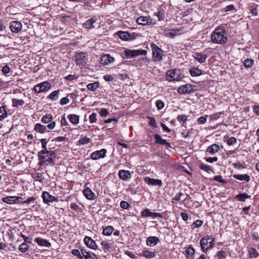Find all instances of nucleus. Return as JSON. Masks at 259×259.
I'll return each instance as SVG.
<instances>
[{"label":"nucleus","instance_id":"1","mask_svg":"<svg viewBox=\"0 0 259 259\" xmlns=\"http://www.w3.org/2000/svg\"><path fill=\"white\" fill-rule=\"evenodd\" d=\"M212 41L217 44L225 45L228 41L227 34L225 29L219 26L211 34Z\"/></svg>","mask_w":259,"mask_h":259},{"label":"nucleus","instance_id":"2","mask_svg":"<svg viewBox=\"0 0 259 259\" xmlns=\"http://www.w3.org/2000/svg\"><path fill=\"white\" fill-rule=\"evenodd\" d=\"M39 152H38L37 157L39 160L38 164L40 165H48V164L54 163L55 161V153L53 151V155L50 154H41L39 156Z\"/></svg>","mask_w":259,"mask_h":259},{"label":"nucleus","instance_id":"3","mask_svg":"<svg viewBox=\"0 0 259 259\" xmlns=\"http://www.w3.org/2000/svg\"><path fill=\"white\" fill-rule=\"evenodd\" d=\"M151 47L153 60L155 62H161L164 56V52L155 44L151 45Z\"/></svg>","mask_w":259,"mask_h":259},{"label":"nucleus","instance_id":"4","mask_svg":"<svg viewBox=\"0 0 259 259\" xmlns=\"http://www.w3.org/2000/svg\"><path fill=\"white\" fill-rule=\"evenodd\" d=\"M124 55L127 58H135L140 55H145L147 51L145 50H130L126 49L124 51Z\"/></svg>","mask_w":259,"mask_h":259},{"label":"nucleus","instance_id":"5","mask_svg":"<svg viewBox=\"0 0 259 259\" xmlns=\"http://www.w3.org/2000/svg\"><path fill=\"white\" fill-rule=\"evenodd\" d=\"M51 88V84L48 81H44L37 84L33 88V90L35 93H40L46 92Z\"/></svg>","mask_w":259,"mask_h":259},{"label":"nucleus","instance_id":"6","mask_svg":"<svg viewBox=\"0 0 259 259\" xmlns=\"http://www.w3.org/2000/svg\"><path fill=\"white\" fill-rule=\"evenodd\" d=\"M137 22L138 24L142 25L153 24V20L150 17L141 16L137 19Z\"/></svg>","mask_w":259,"mask_h":259},{"label":"nucleus","instance_id":"7","mask_svg":"<svg viewBox=\"0 0 259 259\" xmlns=\"http://www.w3.org/2000/svg\"><path fill=\"white\" fill-rule=\"evenodd\" d=\"M42 198L45 203L49 202H58V199L56 197L51 195L48 192H44L42 194Z\"/></svg>","mask_w":259,"mask_h":259},{"label":"nucleus","instance_id":"8","mask_svg":"<svg viewBox=\"0 0 259 259\" xmlns=\"http://www.w3.org/2000/svg\"><path fill=\"white\" fill-rule=\"evenodd\" d=\"M141 215L143 217H151L152 218L162 217V214L160 213L151 212L148 208H146L142 211Z\"/></svg>","mask_w":259,"mask_h":259},{"label":"nucleus","instance_id":"9","mask_svg":"<svg viewBox=\"0 0 259 259\" xmlns=\"http://www.w3.org/2000/svg\"><path fill=\"white\" fill-rule=\"evenodd\" d=\"M10 28L13 32L18 33L22 29V24L19 21H12L10 23Z\"/></svg>","mask_w":259,"mask_h":259},{"label":"nucleus","instance_id":"10","mask_svg":"<svg viewBox=\"0 0 259 259\" xmlns=\"http://www.w3.org/2000/svg\"><path fill=\"white\" fill-rule=\"evenodd\" d=\"M119 178L124 181L130 180L132 178V175L128 170L124 169L120 170L118 174Z\"/></svg>","mask_w":259,"mask_h":259},{"label":"nucleus","instance_id":"11","mask_svg":"<svg viewBox=\"0 0 259 259\" xmlns=\"http://www.w3.org/2000/svg\"><path fill=\"white\" fill-rule=\"evenodd\" d=\"M210 239H211V237L209 236H207L202 238L200 240V244L201 249L204 252H206L207 250L208 249V241L210 240Z\"/></svg>","mask_w":259,"mask_h":259},{"label":"nucleus","instance_id":"12","mask_svg":"<svg viewBox=\"0 0 259 259\" xmlns=\"http://www.w3.org/2000/svg\"><path fill=\"white\" fill-rule=\"evenodd\" d=\"M106 153V150L102 149L100 150L93 152L91 154V158L94 160H97L100 158H104Z\"/></svg>","mask_w":259,"mask_h":259},{"label":"nucleus","instance_id":"13","mask_svg":"<svg viewBox=\"0 0 259 259\" xmlns=\"http://www.w3.org/2000/svg\"><path fill=\"white\" fill-rule=\"evenodd\" d=\"M145 182L149 185L158 186L161 187L162 185V181L159 179H155L149 177L144 178Z\"/></svg>","mask_w":259,"mask_h":259},{"label":"nucleus","instance_id":"14","mask_svg":"<svg viewBox=\"0 0 259 259\" xmlns=\"http://www.w3.org/2000/svg\"><path fill=\"white\" fill-rule=\"evenodd\" d=\"M41 143V147L42 150L39 151V154H50V155H53V151L48 150L47 145L48 143V140L46 139H41L40 140ZM40 156V155H39Z\"/></svg>","mask_w":259,"mask_h":259},{"label":"nucleus","instance_id":"15","mask_svg":"<svg viewBox=\"0 0 259 259\" xmlns=\"http://www.w3.org/2000/svg\"><path fill=\"white\" fill-rule=\"evenodd\" d=\"M75 57V63L77 65H82L85 62L86 54L85 53H77Z\"/></svg>","mask_w":259,"mask_h":259},{"label":"nucleus","instance_id":"16","mask_svg":"<svg viewBox=\"0 0 259 259\" xmlns=\"http://www.w3.org/2000/svg\"><path fill=\"white\" fill-rule=\"evenodd\" d=\"M193 90L191 84H187L180 87L178 89V92L180 94H189L192 92Z\"/></svg>","mask_w":259,"mask_h":259},{"label":"nucleus","instance_id":"17","mask_svg":"<svg viewBox=\"0 0 259 259\" xmlns=\"http://www.w3.org/2000/svg\"><path fill=\"white\" fill-rule=\"evenodd\" d=\"M83 241L85 244L89 248L96 249L97 248V246L96 244V242L94 240L91 239V237L88 236H85L84 238Z\"/></svg>","mask_w":259,"mask_h":259},{"label":"nucleus","instance_id":"18","mask_svg":"<svg viewBox=\"0 0 259 259\" xmlns=\"http://www.w3.org/2000/svg\"><path fill=\"white\" fill-rule=\"evenodd\" d=\"M117 35L120 38L124 40H133L135 38L132 35L125 31H119Z\"/></svg>","mask_w":259,"mask_h":259},{"label":"nucleus","instance_id":"19","mask_svg":"<svg viewBox=\"0 0 259 259\" xmlns=\"http://www.w3.org/2000/svg\"><path fill=\"white\" fill-rule=\"evenodd\" d=\"M178 71L177 70H171L168 71L166 73L167 79H169V80H178Z\"/></svg>","mask_w":259,"mask_h":259},{"label":"nucleus","instance_id":"20","mask_svg":"<svg viewBox=\"0 0 259 259\" xmlns=\"http://www.w3.org/2000/svg\"><path fill=\"white\" fill-rule=\"evenodd\" d=\"M160 241L159 238L155 236H150L147 238V245L150 246H154Z\"/></svg>","mask_w":259,"mask_h":259},{"label":"nucleus","instance_id":"21","mask_svg":"<svg viewBox=\"0 0 259 259\" xmlns=\"http://www.w3.org/2000/svg\"><path fill=\"white\" fill-rule=\"evenodd\" d=\"M193 56L194 58L200 63H204L207 58L206 54H202L201 53H195L193 54Z\"/></svg>","mask_w":259,"mask_h":259},{"label":"nucleus","instance_id":"22","mask_svg":"<svg viewBox=\"0 0 259 259\" xmlns=\"http://www.w3.org/2000/svg\"><path fill=\"white\" fill-rule=\"evenodd\" d=\"M20 198L21 197L18 196H7L3 198L2 200L5 203L13 204L16 203Z\"/></svg>","mask_w":259,"mask_h":259},{"label":"nucleus","instance_id":"23","mask_svg":"<svg viewBox=\"0 0 259 259\" xmlns=\"http://www.w3.org/2000/svg\"><path fill=\"white\" fill-rule=\"evenodd\" d=\"M154 138L156 140V143L160 144L162 145H166L167 148L171 147L170 144L168 143L166 140L162 139L161 136L159 135H155Z\"/></svg>","mask_w":259,"mask_h":259},{"label":"nucleus","instance_id":"24","mask_svg":"<svg viewBox=\"0 0 259 259\" xmlns=\"http://www.w3.org/2000/svg\"><path fill=\"white\" fill-rule=\"evenodd\" d=\"M114 61L113 57H111L109 54L104 55L101 59V63L103 65H107L109 63L112 62Z\"/></svg>","mask_w":259,"mask_h":259},{"label":"nucleus","instance_id":"25","mask_svg":"<svg viewBox=\"0 0 259 259\" xmlns=\"http://www.w3.org/2000/svg\"><path fill=\"white\" fill-rule=\"evenodd\" d=\"M34 241L39 245L41 246L50 247L51 246V244L49 241H48L46 239H45L37 237L35 239Z\"/></svg>","mask_w":259,"mask_h":259},{"label":"nucleus","instance_id":"26","mask_svg":"<svg viewBox=\"0 0 259 259\" xmlns=\"http://www.w3.org/2000/svg\"><path fill=\"white\" fill-rule=\"evenodd\" d=\"M84 196L89 200H93L95 199V193L89 188H87L83 191Z\"/></svg>","mask_w":259,"mask_h":259},{"label":"nucleus","instance_id":"27","mask_svg":"<svg viewBox=\"0 0 259 259\" xmlns=\"http://www.w3.org/2000/svg\"><path fill=\"white\" fill-rule=\"evenodd\" d=\"M96 21V18H92L86 21L83 23V27L87 29H92L93 28H94L95 26L93 25V24L95 23Z\"/></svg>","mask_w":259,"mask_h":259},{"label":"nucleus","instance_id":"28","mask_svg":"<svg viewBox=\"0 0 259 259\" xmlns=\"http://www.w3.org/2000/svg\"><path fill=\"white\" fill-rule=\"evenodd\" d=\"M219 148L220 147L219 145L214 144L207 148L206 152L210 153L211 154H213L219 150Z\"/></svg>","mask_w":259,"mask_h":259},{"label":"nucleus","instance_id":"29","mask_svg":"<svg viewBox=\"0 0 259 259\" xmlns=\"http://www.w3.org/2000/svg\"><path fill=\"white\" fill-rule=\"evenodd\" d=\"M233 177L238 180L243 181L245 180L246 182H249L250 181V177L247 174L244 175H234Z\"/></svg>","mask_w":259,"mask_h":259},{"label":"nucleus","instance_id":"30","mask_svg":"<svg viewBox=\"0 0 259 259\" xmlns=\"http://www.w3.org/2000/svg\"><path fill=\"white\" fill-rule=\"evenodd\" d=\"M195 252L194 249L192 246H189L186 250L187 259H194V254Z\"/></svg>","mask_w":259,"mask_h":259},{"label":"nucleus","instance_id":"31","mask_svg":"<svg viewBox=\"0 0 259 259\" xmlns=\"http://www.w3.org/2000/svg\"><path fill=\"white\" fill-rule=\"evenodd\" d=\"M189 72L192 76H198L202 74L201 70L196 67L191 68Z\"/></svg>","mask_w":259,"mask_h":259},{"label":"nucleus","instance_id":"32","mask_svg":"<svg viewBox=\"0 0 259 259\" xmlns=\"http://www.w3.org/2000/svg\"><path fill=\"white\" fill-rule=\"evenodd\" d=\"M68 119L72 124H76L79 122V116L76 114L69 115Z\"/></svg>","mask_w":259,"mask_h":259},{"label":"nucleus","instance_id":"33","mask_svg":"<svg viewBox=\"0 0 259 259\" xmlns=\"http://www.w3.org/2000/svg\"><path fill=\"white\" fill-rule=\"evenodd\" d=\"M142 255L147 258H151L155 256V253L154 252L145 249L143 250Z\"/></svg>","mask_w":259,"mask_h":259},{"label":"nucleus","instance_id":"34","mask_svg":"<svg viewBox=\"0 0 259 259\" xmlns=\"http://www.w3.org/2000/svg\"><path fill=\"white\" fill-rule=\"evenodd\" d=\"M24 104V101L22 99H13L12 106L14 107H18L21 106Z\"/></svg>","mask_w":259,"mask_h":259},{"label":"nucleus","instance_id":"35","mask_svg":"<svg viewBox=\"0 0 259 259\" xmlns=\"http://www.w3.org/2000/svg\"><path fill=\"white\" fill-rule=\"evenodd\" d=\"M114 228L112 226H108L103 229V234L106 236H110L113 233Z\"/></svg>","mask_w":259,"mask_h":259},{"label":"nucleus","instance_id":"36","mask_svg":"<svg viewBox=\"0 0 259 259\" xmlns=\"http://www.w3.org/2000/svg\"><path fill=\"white\" fill-rule=\"evenodd\" d=\"M53 119V116L51 114H48L42 116L41 117V121L44 123H48Z\"/></svg>","mask_w":259,"mask_h":259},{"label":"nucleus","instance_id":"37","mask_svg":"<svg viewBox=\"0 0 259 259\" xmlns=\"http://www.w3.org/2000/svg\"><path fill=\"white\" fill-rule=\"evenodd\" d=\"M46 127L40 123H36L34 127V130L40 133H44L45 132Z\"/></svg>","mask_w":259,"mask_h":259},{"label":"nucleus","instance_id":"38","mask_svg":"<svg viewBox=\"0 0 259 259\" xmlns=\"http://www.w3.org/2000/svg\"><path fill=\"white\" fill-rule=\"evenodd\" d=\"M250 197V196L248 195L246 193H241L238 194L236 196L235 198L239 201L243 202L246 199Z\"/></svg>","mask_w":259,"mask_h":259},{"label":"nucleus","instance_id":"39","mask_svg":"<svg viewBox=\"0 0 259 259\" xmlns=\"http://www.w3.org/2000/svg\"><path fill=\"white\" fill-rule=\"evenodd\" d=\"M99 83L98 82L96 81L93 83H90L87 86L88 90L92 91H95L99 87Z\"/></svg>","mask_w":259,"mask_h":259},{"label":"nucleus","instance_id":"40","mask_svg":"<svg viewBox=\"0 0 259 259\" xmlns=\"http://www.w3.org/2000/svg\"><path fill=\"white\" fill-rule=\"evenodd\" d=\"M60 92L59 90H57L51 93L50 95L48 97V98H49L53 101H56L58 99V95Z\"/></svg>","mask_w":259,"mask_h":259},{"label":"nucleus","instance_id":"41","mask_svg":"<svg viewBox=\"0 0 259 259\" xmlns=\"http://www.w3.org/2000/svg\"><path fill=\"white\" fill-rule=\"evenodd\" d=\"M5 106L0 107V120H3L7 116V112Z\"/></svg>","mask_w":259,"mask_h":259},{"label":"nucleus","instance_id":"42","mask_svg":"<svg viewBox=\"0 0 259 259\" xmlns=\"http://www.w3.org/2000/svg\"><path fill=\"white\" fill-rule=\"evenodd\" d=\"M199 167L201 169L207 172V173H210V172H212V169L211 168V167L208 165L203 164V163H201L199 165Z\"/></svg>","mask_w":259,"mask_h":259},{"label":"nucleus","instance_id":"43","mask_svg":"<svg viewBox=\"0 0 259 259\" xmlns=\"http://www.w3.org/2000/svg\"><path fill=\"white\" fill-rule=\"evenodd\" d=\"M253 61L252 59H246L244 61V66L245 68H250L253 65Z\"/></svg>","mask_w":259,"mask_h":259},{"label":"nucleus","instance_id":"44","mask_svg":"<svg viewBox=\"0 0 259 259\" xmlns=\"http://www.w3.org/2000/svg\"><path fill=\"white\" fill-rule=\"evenodd\" d=\"M28 245L25 243H22L19 246V250L22 252H25L26 250H28Z\"/></svg>","mask_w":259,"mask_h":259},{"label":"nucleus","instance_id":"45","mask_svg":"<svg viewBox=\"0 0 259 259\" xmlns=\"http://www.w3.org/2000/svg\"><path fill=\"white\" fill-rule=\"evenodd\" d=\"M213 180L215 181H218L221 183L226 184L227 181L222 179V177L221 175L215 176L213 177Z\"/></svg>","mask_w":259,"mask_h":259},{"label":"nucleus","instance_id":"46","mask_svg":"<svg viewBox=\"0 0 259 259\" xmlns=\"http://www.w3.org/2000/svg\"><path fill=\"white\" fill-rule=\"evenodd\" d=\"M90 142H91L90 139L87 137H84V138H83L81 139H80L78 141V143L80 145H84V144L90 143Z\"/></svg>","mask_w":259,"mask_h":259},{"label":"nucleus","instance_id":"47","mask_svg":"<svg viewBox=\"0 0 259 259\" xmlns=\"http://www.w3.org/2000/svg\"><path fill=\"white\" fill-rule=\"evenodd\" d=\"M249 255L251 257H257L258 255V254L255 248H251L249 250Z\"/></svg>","mask_w":259,"mask_h":259},{"label":"nucleus","instance_id":"48","mask_svg":"<svg viewBox=\"0 0 259 259\" xmlns=\"http://www.w3.org/2000/svg\"><path fill=\"white\" fill-rule=\"evenodd\" d=\"M72 253L75 256L78 257L80 259L83 258V255H81L80 252L78 249H74L72 250Z\"/></svg>","mask_w":259,"mask_h":259},{"label":"nucleus","instance_id":"49","mask_svg":"<svg viewBox=\"0 0 259 259\" xmlns=\"http://www.w3.org/2000/svg\"><path fill=\"white\" fill-rule=\"evenodd\" d=\"M177 118L179 122H185L187 119V116L184 115H178Z\"/></svg>","mask_w":259,"mask_h":259},{"label":"nucleus","instance_id":"50","mask_svg":"<svg viewBox=\"0 0 259 259\" xmlns=\"http://www.w3.org/2000/svg\"><path fill=\"white\" fill-rule=\"evenodd\" d=\"M84 257L85 259H98L95 253L91 252L89 254H85Z\"/></svg>","mask_w":259,"mask_h":259},{"label":"nucleus","instance_id":"51","mask_svg":"<svg viewBox=\"0 0 259 259\" xmlns=\"http://www.w3.org/2000/svg\"><path fill=\"white\" fill-rule=\"evenodd\" d=\"M164 105V103L161 100H157L156 102V106L158 110L162 109Z\"/></svg>","mask_w":259,"mask_h":259},{"label":"nucleus","instance_id":"52","mask_svg":"<svg viewBox=\"0 0 259 259\" xmlns=\"http://www.w3.org/2000/svg\"><path fill=\"white\" fill-rule=\"evenodd\" d=\"M219 259H225L226 257L225 252L224 250H220L217 253Z\"/></svg>","mask_w":259,"mask_h":259},{"label":"nucleus","instance_id":"53","mask_svg":"<svg viewBox=\"0 0 259 259\" xmlns=\"http://www.w3.org/2000/svg\"><path fill=\"white\" fill-rule=\"evenodd\" d=\"M120 206L123 209H127L130 206V204L126 201H121L120 203Z\"/></svg>","mask_w":259,"mask_h":259},{"label":"nucleus","instance_id":"54","mask_svg":"<svg viewBox=\"0 0 259 259\" xmlns=\"http://www.w3.org/2000/svg\"><path fill=\"white\" fill-rule=\"evenodd\" d=\"M237 142V140L234 137H231L228 141H227V144L228 145H233L235 144Z\"/></svg>","mask_w":259,"mask_h":259},{"label":"nucleus","instance_id":"55","mask_svg":"<svg viewBox=\"0 0 259 259\" xmlns=\"http://www.w3.org/2000/svg\"><path fill=\"white\" fill-rule=\"evenodd\" d=\"M89 120L91 123H94L96 121V114L93 113L89 117Z\"/></svg>","mask_w":259,"mask_h":259},{"label":"nucleus","instance_id":"56","mask_svg":"<svg viewBox=\"0 0 259 259\" xmlns=\"http://www.w3.org/2000/svg\"><path fill=\"white\" fill-rule=\"evenodd\" d=\"M234 9V6L233 5H229L224 8L222 9V11L224 12H227L230 11H231Z\"/></svg>","mask_w":259,"mask_h":259},{"label":"nucleus","instance_id":"57","mask_svg":"<svg viewBox=\"0 0 259 259\" xmlns=\"http://www.w3.org/2000/svg\"><path fill=\"white\" fill-rule=\"evenodd\" d=\"M101 244L102 246L103 249L105 250H108L110 247L109 244L108 242L104 241H102Z\"/></svg>","mask_w":259,"mask_h":259},{"label":"nucleus","instance_id":"58","mask_svg":"<svg viewBox=\"0 0 259 259\" xmlns=\"http://www.w3.org/2000/svg\"><path fill=\"white\" fill-rule=\"evenodd\" d=\"M109 113L108 111L105 108H102L100 111V115L101 116H106Z\"/></svg>","mask_w":259,"mask_h":259},{"label":"nucleus","instance_id":"59","mask_svg":"<svg viewBox=\"0 0 259 259\" xmlns=\"http://www.w3.org/2000/svg\"><path fill=\"white\" fill-rule=\"evenodd\" d=\"M69 102V100L68 98H67V97H64V98H62L61 100H60V104L61 105H66L67 103H68Z\"/></svg>","mask_w":259,"mask_h":259},{"label":"nucleus","instance_id":"60","mask_svg":"<svg viewBox=\"0 0 259 259\" xmlns=\"http://www.w3.org/2000/svg\"><path fill=\"white\" fill-rule=\"evenodd\" d=\"M150 119L149 124L154 127H157L156 122L154 117H149Z\"/></svg>","mask_w":259,"mask_h":259},{"label":"nucleus","instance_id":"61","mask_svg":"<svg viewBox=\"0 0 259 259\" xmlns=\"http://www.w3.org/2000/svg\"><path fill=\"white\" fill-rule=\"evenodd\" d=\"M205 160L210 163H212L213 162H215L218 161V158L217 157H208V158H205Z\"/></svg>","mask_w":259,"mask_h":259},{"label":"nucleus","instance_id":"62","mask_svg":"<svg viewBox=\"0 0 259 259\" xmlns=\"http://www.w3.org/2000/svg\"><path fill=\"white\" fill-rule=\"evenodd\" d=\"M10 70V67L8 65H5L2 68V72L5 74H6L9 73Z\"/></svg>","mask_w":259,"mask_h":259},{"label":"nucleus","instance_id":"63","mask_svg":"<svg viewBox=\"0 0 259 259\" xmlns=\"http://www.w3.org/2000/svg\"><path fill=\"white\" fill-rule=\"evenodd\" d=\"M68 124L66 119L65 118V115L62 116L61 119V124L62 126H66Z\"/></svg>","mask_w":259,"mask_h":259},{"label":"nucleus","instance_id":"64","mask_svg":"<svg viewBox=\"0 0 259 259\" xmlns=\"http://www.w3.org/2000/svg\"><path fill=\"white\" fill-rule=\"evenodd\" d=\"M206 118L201 116L198 118L197 122L199 124H203L206 122Z\"/></svg>","mask_w":259,"mask_h":259}]
</instances>
